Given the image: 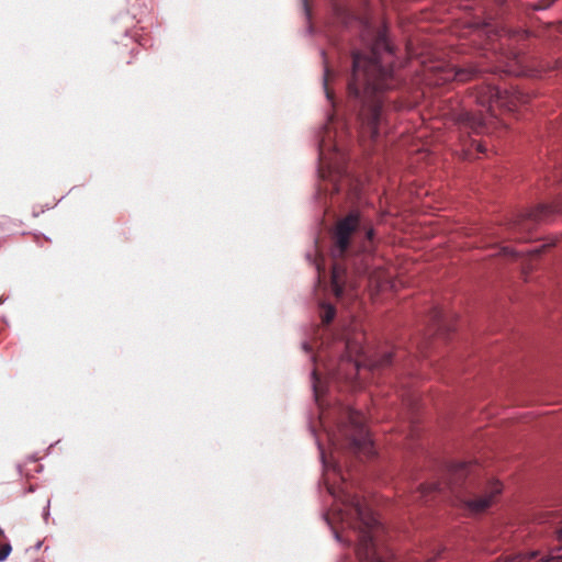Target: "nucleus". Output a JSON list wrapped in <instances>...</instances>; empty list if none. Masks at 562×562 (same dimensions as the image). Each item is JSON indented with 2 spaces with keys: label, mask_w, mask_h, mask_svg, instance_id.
Instances as JSON below:
<instances>
[{
  "label": "nucleus",
  "mask_w": 562,
  "mask_h": 562,
  "mask_svg": "<svg viewBox=\"0 0 562 562\" xmlns=\"http://www.w3.org/2000/svg\"><path fill=\"white\" fill-rule=\"evenodd\" d=\"M353 76L356 81H366V90H381L386 85L381 82L385 80L390 72L383 69L376 58L368 59L367 57L353 55Z\"/></svg>",
  "instance_id": "obj_1"
},
{
  "label": "nucleus",
  "mask_w": 562,
  "mask_h": 562,
  "mask_svg": "<svg viewBox=\"0 0 562 562\" xmlns=\"http://www.w3.org/2000/svg\"><path fill=\"white\" fill-rule=\"evenodd\" d=\"M476 100L483 106H488V109L495 105L514 111L519 104L525 103L527 98L520 92H514L509 95L507 92L503 93L496 87L486 86L477 91Z\"/></svg>",
  "instance_id": "obj_2"
},
{
  "label": "nucleus",
  "mask_w": 562,
  "mask_h": 562,
  "mask_svg": "<svg viewBox=\"0 0 562 562\" xmlns=\"http://www.w3.org/2000/svg\"><path fill=\"white\" fill-rule=\"evenodd\" d=\"M503 490L498 481L491 483L490 488L483 495L465 502V507L472 514H480L488 508Z\"/></svg>",
  "instance_id": "obj_3"
},
{
  "label": "nucleus",
  "mask_w": 562,
  "mask_h": 562,
  "mask_svg": "<svg viewBox=\"0 0 562 562\" xmlns=\"http://www.w3.org/2000/svg\"><path fill=\"white\" fill-rule=\"evenodd\" d=\"M358 225V217L349 215L338 224L336 231V252L341 255L348 247L349 237Z\"/></svg>",
  "instance_id": "obj_4"
},
{
  "label": "nucleus",
  "mask_w": 562,
  "mask_h": 562,
  "mask_svg": "<svg viewBox=\"0 0 562 562\" xmlns=\"http://www.w3.org/2000/svg\"><path fill=\"white\" fill-rule=\"evenodd\" d=\"M352 443L356 448H358L360 451H363L364 453H371V445L372 441L364 428L359 429V438H353Z\"/></svg>",
  "instance_id": "obj_5"
},
{
  "label": "nucleus",
  "mask_w": 562,
  "mask_h": 562,
  "mask_svg": "<svg viewBox=\"0 0 562 562\" xmlns=\"http://www.w3.org/2000/svg\"><path fill=\"white\" fill-rule=\"evenodd\" d=\"M527 217H531L533 220H538L539 216L538 214L535 212V211H525V212H520L518 213L517 215H515L508 223V226L510 228H514V227H517L521 224V222L527 218Z\"/></svg>",
  "instance_id": "obj_6"
},
{
  "label": "nucleus",
  "mask_w": 562,
  "mask_h": 562,
  "mask_svg": "<svg viewBox=\"0 0 562 562\" xmlns=\"http://www.w3.org/2000/svg\"><path fill=\"white\" fill-rule=\"evenodd\" d=\"M454 78H460V80H465L467 77L462 71H453L451 69L443 70L442 76L440 77V80L442 82L449 81Z\"/></svg>",
  "instance_id": "obj_7"
},
{
  "label": "nucleus",
  "mask_w": 562,
  "mask_h": 562,
  "mask_svg": "<svg viewBox=\"0 0 562 562\" xmlns=\"http://www.w3.org/2000/svg\"><path fill=\"white\" fill-rule=\"evenodd\" d=\"M378 120H379V109L376 106H373L371 109V117H370V121L368 123L370 125L371 134H372L373 137L376 135L375 125L378 123Z\"/></svg>",
  "instance_id": "obj_8"
},
{
  "label": "nucleus",
  "mask_w": 562,
  "mask_h": 562,
  "mask_svg": "<svg viewBox=\"0 0 562 562\" xmlns=\"http://www.w3.org/2000/svg\"><path fill=\"white\" fill-rule=\"evenodd\" d=\"M333 285H334L335 294L337 296L341 295L342 288L339 285V270L337 268H334V270H333Z\"/></svg>",
  "instance_id": "obj_9"
},
{
  "label": "nucleus",
  "mask_w": 562,
  "mask_h": 562,
  "mask_svg": "<svg viewBox=\"0 0 562 562\" xmlns=\"http://www.w3.org/2000/svg\"><path fill=\"white\" fill-rule=\"evenodd\" d=\"M539 562H562V554L551 552L548 557L541 559Z\"/></svg>",
  "instance_id": "obj_10"
},
{
  "label": "nucleus",
  "mask_w": 562,
  "mask_h": 562,
  "mask_svg": "<svg viewBox=\"0 0 562 562\" xmlns=\"http://www.w3.org/2000/svg\"><path fill=\"white\" fill-rule=\"evenodd\" d=\"M335 311L331 306H326L325 315H324V322L328 323L334 318Z\"/></svg>",
  "instance_id": "obj_11"
},
{
  "label": "nucleus",
  "mask_w": 562,
  "mask_h": 562,
  "mask_svg": "<svg viewBox=\"0 0 562 562\" xmlns=\"http://www.w3.org/2000/svg\"><path fill=\"white\" fill-rule=\"evenodd\" d=\"M467 467V463H463V462H460V463H456L451 467V471L453 472V474L458 475L459 473L461 474L463 469H465Z\"/></svg>",
  "instance_id": "obj_12"
},
{
  "label": "nucleus",
  "mask_w": 562,
  "mask_h": 562,
  "mask_svg": "<svg viewBox=\"0 0 562 562\" xmlns=\"http://www.w3.org/2000/svg\"><path fill=\"white\" fill-rule=\"evenodd\" d=\"M537 555H538L537 551H530V552H528L526 554L517 555L515 559L520 560V561H522V560H531V559L536 558Z\"/></svg>",
  "instance_id": "obj_13"
},
{
  "label": "nucleus",
  "mask_w": 562,
  "mask_h": 562,
  "mask_svg": "<svg viewBox=\"0 0 562 562\" xmlns=\"http://www.w3.org/2000/svg\"><path fill=\"white\" fill-rule=\"evenodd\" d=\"M11 553V546L9 543H2V561Z\"/></svg>",
  "instance_id": "obj_14"
},
{
  "label": "nucleus",
  "mask_w": 562,
  "mask_h": 562,
  "mask_svg": "<svg viewBox=\"0 0 562 562\" xmlns=\"http://www.w3.org/2000/svg\"><path fill=\"white\" fill-rule=\"evenodd\" d=\"M391 357H392V353L391 352H387L383 360L379 363V366H385V364H389L391 362Z\"/></svg>",
  "instance_id": "obj_15"
},
{
  "label": "nucleus",
  "mask_w": 562,
  "mask_h": 562,
  "mask_svg": "<svg viewBox=\"0 0 562 562\" xmlns=\"http://www.w3.org/2000/svg\"><path fill=\"white\" fill-rule=\"evenodd\" d=\"M381 44L383 45L385 52H387L390 54V49H389V46L387 44L385 43L384 38L381 40Z\"/></svg>",
  "instance_id": "obj_16"
},
{
  "label": "nucleus",
  "mask_w": 562,
  "mask_h": 562,
  "mask_svg": "<svg viewBox=\"0 0 562 562\" xmlns=\"http://www.w3.org/2000/svg\"><path fill=\"white\" fill-rule=\"evenodd\" d=\"M557 538L559 541H562V527L557 531Z\"/></svg>",
  "instance_id": "obj_17"
},
{
  "label": "nucleus",
  "mask_w": 562,
  "mask_h": 562,
  "mask_svg": "<svg viewBox=\"0 0 562 562\" xmlns=\"http://www.w3.org/2000/svg\"><path fill=\"white\" fill-rule=\"evenodd\" d=\"M356 510H357V514H358L360 517H362L363 513H362V509H361L359 506H357Z\"/></svg>",
  "instance_id": "obj_18"
},
{
  "label": "nucleus",
  "mask_w": 562,
  "mask_h": 562,
  "mask_svg": "<svg viewBox=\"0 0 562 562\" xmlns=\"http://www.w3.org/2000/svg\"><path fill=\"white\" fill-rule=\"evenodd\" d=\"M476 149H477L479 151H483V150H484V148L482 147V145H481V144H476Z\"/></svg>",
  "instance_id": "obj_19"
},
{
  "label": "nucleus",
  "mask_w": 562,
  "mask_h": 562,
  "mask_svg": "<svg viewBox=\"0 0 562 562\" xmlns=\"http://www.w3.org/2000/svg\"><path fill=\"white\" fill-rule=\"evenodd\" d=\"M372 235H373V232H372V231H369V232H368V237H369V238H371V237H372Z\"/></svg>",
  "instance_id": "obj_20"
},
{
  "label": "nucleus",
  "mask_w": 562,
  "mask_h": 562,
  "mask_svg": "<svg viewBox=\"0 0 562 562\" xmlns=\"http://www.w3.org/2000/svg\"><path fill=\"white\" fill-rule=\"evenodd\" d=\"M504 254L509 252L508 248H503Z\"/></svg>",
  "instance_id": "obj_21"
},
{
  "label": "nucleus",
  "mask_w": 562,
  "mask_h": 562,
  "mask_svg": "<svg viewBox=\"0 0 562 562\" xmlns=\"http://www.w3.org/2000/svg\"><path fill=\"white\" fill-rule=\"evenodd\" d=\"M558 552H561V549H558V551H553V553L559 554Z\"/></svg>",
  "instance_id": "obj_22"
}]
</instances>
